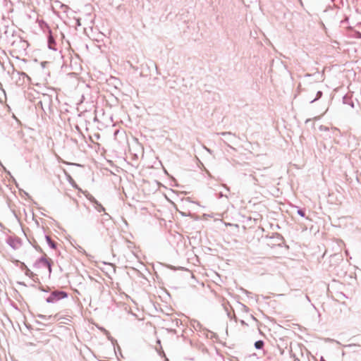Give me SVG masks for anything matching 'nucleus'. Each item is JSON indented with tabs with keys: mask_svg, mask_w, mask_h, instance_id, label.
<instances>
[{
	"mask_svg": "<svg viewBox=\"0 0 361 361\" xmlns=\"http://www.w3.org/2000/svg\"><path fill=\"white\" fill-rule=\"evenodd\" d=\"M18 283L20 285H22V286H26L25 283L24 282H18Z\"/></svg>",
	"mask_w": 361,
	"mask_h": 361,
	"instance_id": "obj_9",
	"label": "nucleus"
},
{
	"mask_svg": "<svg viewBox=\"0 0 361 361\" xmlns=\"http://www.w3.org/2000/svg\"><path fill=\"white\" fill-rule=\"evenodd\" d=\"M255 346L257 349H261L264 346V342L262 341H258L255 342Z\"/></svg>",
	"mask_w": 361,
	"mask_h": 361,
	"instance_id": "obj_6",
	"label": "nucleus"
},
{
	"mask_svg": "<svg viewBox=\"0 0 361 361\" xmlns=\"http://www.w3.org/2000/svg\"><path fill=\"white\" fill-rule=\"evenodd\" d=\"M298 214H299L300 216H305L304 212H303L302 211H301V210H299V211H298Z\"/></svg>",
	"mask_w": 361,
	"mask_h": 361,
	"instance_id": "obj_8",
	"label": "nucleus"
},
{
	"mask_svg": "<svg viewBox=\"0 0 361 361\" xmlns=\"http://www.w3.org/2000/svg\"><path fill=\"white\" fill-rule=\"evenodd\" d=\"M0 165H1V167L4 168V170H6V168H4V166L2 165V163H0Z\"/></svg>",
	"mask_w": 361,
	"mask_h": 361,
	"instance_id": "obj_15",
	"label": "nucleus"
},
{
	"mask_svg": "<svg viewBox=\"0 0 361 361\" xmlns=\"http://www.w3.org/2000/svg\"><path fill=\"white\" fill-rule=\"evenodd\" d=\"M0 165H1V167L4 168V170H6V168H4V166L2 165V163H0Z\"/></svg>",
	"mask_w": 361,
	"mask_h": 361,
	"instance_id": "obj_12",
	"label": "nucleus"
},
{
	"mask_svg": "<svg viewBox=\"0 0 361 361\" xmlns=\"http://www.w3.org/2000/svg\"><path fill=\"white\" fill-rule=\"evenodd\" d=\"M21 267H22V269H24V270L25 271V267H24V266L23 265V264H21Z\"/></svg>",
	"mask_w": 361,
	"mask_h": 361,
	"instance_id": "obj_11",
	"label": "nucleus"
},
{
	"mask_svg": "<svg viewBox=\"0 0 361 361\" xmlns=\"http://www.w3.org/2000/svg\"><path fill=\"white\" fill-rule=\"evenodd\" d=\"M35 268H47L49 271H51V265L50 262L45 257H39L33 264Z\"/></svg>",
	"mask_w": 361,
	"mask_h": 361,
	"instance_id": "obj_2",
	"label": "nucleus"
},
{
	"mask_svg": "<svg viewBox=\"0 0 361 361\" xmlns=\"http://www.w3.org/2000/svg\"><path fill=\"white\" fill-rule=\"evenodd\" d=\"M23 265L25 267V274L28 277L32 279L35 276V274L32 271H31L30 269H28V267L25 264V263H23Z\"/></svg>",
	"mask_w": 361,
	"mask_h": 361,
	"instance_id": "obj_5",
	"label": "nucleus"
},
{
	"mask_svg": "<svg viewBox=\"0 0 361 361\" xmlns=\"http://www.w3.org/2000/svg\"><path fill=\"white\" fill-rule=\"evenodd\" d=\"M68 297V293L63 290H54L49 296L46 299L48 303H54L59 301L61 299H63Z\"/></svg>",
	"mask_w": 361,
	"mask_h": 361,
	"instance_id": "obj_1",
	"label": "nucleus"
},
{
	"mask_svg": "<svg viewBox=\"0 0 361 361\" xmlns=\"http://www.w3.org/2000/svg\"><path fill=\"white\" fill-rule=\"evenodd\" d=\"M63 171H64L65 176L68 177V173H66V170H64Z\"/></svg>",
	"mask_w": 361,
	"mask_h": 361,
	"instance_id": "obj_16",
	"label": "nucleus"
},
{
	"mask_svg": "<svg viewBox=\"0 0 361 361\" xmlns=\"http://www.w3.org/2000/svg\"><path fill=\"white\" fill-rule=\"evenodd\" d=\"M72 178L69 176V181H71Z\"/></svg>",
	"mask_w": 361,
	"mask_h": 361,
	"instance_id": "obj_17",
	"label": "nucleus"
},
{
	"mask_svg": "<svg viewBox=\"0 0 361 361\" xmlns=\"http://www.w3.org/2000/svg\"><path fill=\"white\" fill-rule=\"evenodd\" d=\"M45 239L47 240V244L49 245V246L51 247V248H56V244L55 242H54L51 238L49 236V235H45Z\"/></svg>",
	"mask_w": 361,
	"mask_h": 361,
	"instance_id": "obj_4",
	"label": "nucleus"
},
{
	"mask_svg": "<svg viewBox=\"0 0 361 361\" xmlns=\"http://www.w3.org/2000/svg\"><path fill=\"white\" fill-rule=\"evenodd\" d=\"M0 165H1V167L4 168V170H6V168H4V166L2 165V163H0Z\"/></svg>",
	"mask_w": 361,
	"mask_h": 361,
	"instance_id": "obj_13",
	"label": "nucleus"
},
{
	"mask_svg": "<svg viewBox=\"0 0 361 361\" xmlns=\"http://www.w3.org/2000/svg\"><path fill=\"white\" fill-rule=\"evenodd\" d=\"M0 165H1V167L4 168V170H6V168H4V166L2 165V163H0Z\"/></svg>",
	"mask_w": 361,
	"mask_h": 361,
	"instance_id": "obj_14",
	"label": "nucleus"
},
{
	"mask_svg": "<svg viewBox=\"0 0 361 361\" xmlns=\"http://www.w3.org/2000/svg\"><path fill=\"white\" fill-rule=\"evenodd\" d=\"M38 317H40V318H44L45 316L39 314V315H38Z\"/></svg>",
	"mask_w": 361,
	"mask_h": 361,
	"instance_id": "obj_10",
	"label": "nucleus"
},
{
	"mask_svg": "<svg viewBox=\"0 0 361 361\" xmlns=\"http://www.w3.org/2000/svg\"><path fill=\"white\" fill-rule=\"evenodd\" d=\"M56 317H59V318H58V319H59V320H61V319L62 320V321L61 322V323L66 324V322H65V320H66L67 319H66V317H62V316H61L59 314H58L56 315Z\"/></svg>",
	"mask_w": 361,
	"mask_h": 361,
	"instance_id": "obj_7",
	"label": "nucleus"
},
{
	"mask_svg": "<svg viewBox=\"0 0 361 361\" xmlns=\"http://www.w3.org/2000/svg\"><path fill=\"white\" fill-rule=\"evenodd\" d=\"M6 243L13 250H17L20 247L21 240L18 238H13L11 236H10L6 239Z\"/></svg>",
	"mask_w": 361,
	"mask_h": 361,
	"instance_id": "obj_3",
	"label": "nucleus"
},
{
	"mask_svg": "<svg viewBox=\"0 0 361 361\" xmlns=\"http://www.w3.org/2000/svg\"><path fill=\"white\" fill-rule=\"evenodd\" d=\"M321 361H325L323 358L321 359Z\"/></svg>",
	"mask_w": 361,
	"mask_h": 361,
	"instance_id": "obj_18",
	"label": "nucleus"
}]
</instances>
